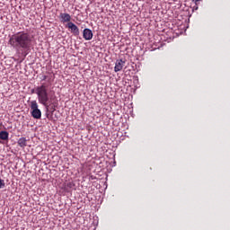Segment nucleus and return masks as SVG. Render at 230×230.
I'll return each mask as SVG.
<instances>
[{"label":"nucleus","mask_w":230,"mask_h":230,"mask_svg":"<svg viewBox=\"0 0 230 230\" xmlns=\"http://www.w3.org/2000/svg\"><path fill=\"white\" fill-rule=\"evenodd\" d=\"M34 94L38 96V102L43 107H48L49 103V100L51 97L49 96V92H48V87L46 84H41L40 86H37L34 90L31 91Z\"/></svg>","instance_id":"obj_2"},{"label":"nucleus","mask_w":230,"mask_h":230,"mask_svg":"<svg viewBox=\"0 0 230 230\" xmlns=\"http://www.w3.org/2000/svg\"><path fill=\"white\" fill-rule=\"evenodd\" d=\"M6 187V183H4V180L0 179V190Z\"/></svg>","instance_id":"obj_11"},{"label":"nucleus","mask_w":230,"mask_h":230,"mask_svg":"<svg viewBox=\"0 0 230 230\" xmlns=\"http://www.w3.org/2000/svg\"><path fill=\"white\" fill-rule=\"evenodd\" d=\"M83 37L84 40H93V31H91V29H84L83 31Z\"/></svg>","instance_id":"obj_7"},{"label":"nucleus","mask_w":230,"mask_h":230,"mask_svg":"<svg viewBox=\"0 0 230 230\" xmlns=\"http://www.w3.org/2000/svg\"><path fill=\"white\" fill-rule=\"evenodd\" d=\"M31 114L34 119H40L42 118V111L39 109V104L37 103V101H31Z\"/></svg>","instance_id":"obj_3"},{"label":"nucleus","mask_w":230,"mask_h":230,"mask_svg":"<svg viewBox=\"0 0 230 230\" xmlns=\"http://www.w3.org/2000/svg\"><path fill=\"white\" fill-rule=\"evenodd\" d=\"M9 46L26 57L33 48V36L27 31H22L13 34L9 40Z\"/></svg>","instance_id":"obj_1"},{"label":"nucleus","mask_w":230,"mask_h":230,"mask_svg":"<svg viewBox=\"0 0 230 230\" xmlns=\"http://www.w3.org/2000/svg\"><path fill=\"white\" fill-rule=\"evenodd\" d=\"M193 3H195V4H199L200 0H192Z\"/></svg>","instance_id":"obj_12"},{"label":"nucleus","mask_w":230,"mask_h":230,"mask_svg":"<svg viewBox=\"0 0 230 230\" xmlns=\"http://www.w3.org/2000/svg\"><path fill=\"white\" fill-rule=\"evenodd\" d=\"M72 188H75V183H73V181H69L66 183L65 190L66 191H69Z\"/></svg>","instance_id":"obj_10"},{"label":"nucleus","mask_w":230,"mask_h":230,"mask_svg":"<svg viewBox=\"0 0 230 230\" xmlns=\"http://www.w3.org/2000/svg\"><path fill=\"white\" fill-rule=\"evenodd\" d=\"M59 19L61 21V22H71V14L67 13H61L59 14Z\"/></svg>","instance_id":"obj_5"},{"label":"nucleus","mask_w":230,"mask_h":230,"mask_svg":"<svg viewBox=\"0 0 230 230\" xmlns=\"http://www.w3.org/2000/svg\"><path fill=\"white\" fill-rule=\"evenodd\" d=\"M18 145L21 146V148H24L25 146H28V140L26 137H21L18 139Z\"/></svg>","instance_id":"obj_8"},{"label":"nucleus","mask_w":230,"mask_h":230,"mask_svg":"<svg viewBox=\"0 0 230 230\" xmlns=\"http://www.w3.org/2000/svg\"><path fill=\"white\" fill-rule=\"evenodd\" d=\"M193 10H199V4H196L193 6Z\"/></svg>","instance_id":"obj_13"},{"label":"nucleus","mask_w":230,"mask_h":230,"mask_svg":"<svg viewBox=\"0 0 230 230\" xmlns=\"http://www.w3.org/2000/svg\"><path fill=\"white\" fill-rule=\"evenodd\" d=\"M124 66H125V60H123V59L117 60L115 63V67H114L115 73L121 71V69H123Z\"/></svg>","instance_id":"obj_6"},{"label":"nucleus","mask_w":230,"mask_h":230,"mask_svg":"<svg viewBox=\"0 0 230 230\" xmlns=\"http://www.w3.org/2000/svg\"><path fill=\"white\" fill-rule=\"evenodd\" d=\"M66 28L71 30V33H73V35H75V37L80 35V29H78V26H76V24H75L73 22H69L66 24Z\"/></svg>","instance_id":"obj_4"},{"label":"nucleus","mask_w":230,"mask_h":230,"mask_svg":"<svg viewBox=\"0 0 230 230\" xmlns=\"http://www.w3.org/2000/svg\"><path fill=\"white\" fill-rule=\"evenodd\" d=\"M48 78V76H46V75H43V78H42V80H46Z\"/></svg>","instance_id":"obj_14"},{"label":"nucleus","mask_w":230,"mask_h":230,"mask_svg":"<svg viewBox=\"0 0 230 230\" xmlns=\"http://www.w3.org/2000/svg\"><path fill=\"white\" fill-rule=\"evenodd\" d=\"M8 132L7 131H0V139L3 141H8Z\"/></svg>","instance_id":"obj_9"}]
</instances>
